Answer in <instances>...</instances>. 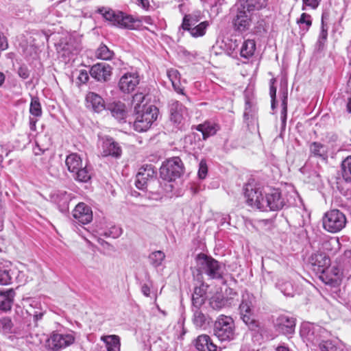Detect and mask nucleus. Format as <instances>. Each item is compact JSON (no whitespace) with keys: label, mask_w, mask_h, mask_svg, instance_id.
Listing matches in <instances>:
<instances>
[{"label":"nucleus","mask_w":351,"mask_h":351,"mask_svg":"<svg viewBox=\"0 0 351 351\" xmlns=\"http://www.w3.org/2000/svg\"><path fill=\"white\" fill-rule=\"evenodd\" d=\"M269 94L271 99V108L274 110L276 104V89H270Z\"/></svg>","instance_id":"58"},{"label":"nucleus","mask_w":351,"mask_h":351,"mask_svg":"<svg viewBox=\"0 0 351 351\" xmlns=\"http://www.w3.org/2000/svg\"><path fill=\"white\" fill-rule=\"evenodd\" d=\"M86 106L92 108L95 112H99L105 108L104 99L99 95L90 92L86 97Z\"/></svg>","instance_id":"22"},{"label":"nucleus","mask_w":351,"mask_h":351,"mask_svg":"<svg viewBox=\"0 0 351 351\" xmlns=\"http://www.w3.org/2000/svg\"><path fill=\"white\" fill-rule=\"evenodd\" d=\"M89 78L88 73L86 70L80 71L76 78L75 83L77 86H82L86 83Z\"/></svg>","instance_id":"52"},{"label":"nucleus","mask_w":351,"mask_h":351,"mask_svg":"<svg viewBox=\"0 0 351 351\" xmlns=\"http://www.w3.org/2000/svg\"><path fill=\"white\" fill-rule=\"evenodd\" d=\"M95 56L99 59L108 60L113 57L114 52L110 50L106 45H101L97 49Z\"/></svg>","instance_id":"39"},{"label":"nucleus","mask_w":351,"mask_h":351,"mask_svg":"<svg viewBox=\"0 0 351 351\" xmlns=\"http://www.w3.org/2000/svg\"><path fill=\"white\" fill-rule=\"evenodd\" d=\"M206 322L205 315L199 309L194 310L193 322L197 327H202Z\"/></svg>","instance_id":"50"},{"label":"nucleus","mask_w":351,"mask_h":351,"mask_svg":"<svg viewBox=\"0 0 351 351\" xmlns=\"http://www.w3.org/2000/svg\"><path fill=\"white\" fill-rule=\"evenodd\" d=\"M160 178L165 181L164 189L167 193H171L174 189L176 180V158H170L163 162L160 169Z\"/></svg>","instance_id":"11"},{"label":"nucleus","mask_w":351,"mask_h":351,"mask_svg":"<svg viewBox=\"0 0 351 351\" xmlns=\"http://www.w3.org/2000/svg\"><path fill=\"white\" fill-rule=\"evenodd\" d=\"M158 108L153 105H144L141 111L135 112L134 128L141 132L147 130L153 122L157 119Z\"/></svg>","instance_id":"7"},{"label":"nucleus","mask_w":351,"mask_h":351,"mask_svg":"<svg viewBox=\"0 0 351 351\" xmlns=\"http://www.w3.org/2000/svg\"><path fill=\"white\" fill-rule=\"evenodd\" d=\"M339 249L340 243L337 237L323 241L319 247V250H322V252L328 253L327 255L328 256L335 254Z\"/></svg>","instance_id":"25"},{"label":"nucleus","mask_w":351,"mask_h":351,"mask_svg":"<svg viewBox=\"0 0 351 351\" xmlns=\"http://www.w3.org/2000/svg\"><path fill=\"white\" fill-rule=\"evenodd\" d=\"M74 341L75 337L72 333L53 332L46 340L45 346L49 351H60L72 345Z\"/></svg>","instance_id":"10"},{"label":"nucleus","mask_w":351,"mask_h":351,"mask_svg":"<svg viewBox=\"0 0 351 351\" xmlns=\"http://www.w3.org/2000/svg\"><path fill=\"white\" fill-rule=\"evenodd\" d=\"M15 295L13 289H10L6 291H0V310L5 312L11 310Z\"/></svg>","instance_id":"23"},{"label":"nucleus","mask_w":351,"mask_h":351,"mask_svg":"<svg viewBox=\"0 0 351 351\" xmlns=\"http://www.w3.org/2000/svg\"><path fill=\"white\" fill-rule=\"evenodd\" d=\"M65 163L68 170L73 173V178L82 182H86L91 178L90 169L84 164L81 157L76 153L66 156Z\"/></svg>","instance_id":"5"},{"label":"nucleus","mask_w":351,"mask_h":351,"mask_svg":"<svg viewBox=\"0 0 351 351\" xmlns=\"http://www.w3.org/2000/svg\"><path fill=\"white\" fill-rule=\"evenodd\" d=\"M101 340L106 343L108 351H120L121 343L119 336L115 335L103 336Z\"/></svg>","instance_id":"31"},{"label":"nucleus","mask_w":351,"mask_h":351,"mask_svg":"<svg viewBox=\"0 0 351 351\" xmlns=\"http://www.w3.org/2000/svg\"><path fill=\"white\" fill-rule=\"evenodd\" d=\"M195 347L198 351H217V348L207 335L198 336L196 339Z\"/></svg>","instance_id":"26"},{"label":"nucleus","mask_w":351,"mask_h":351,"mask_svg":"<svg viewBox=\"0 0 351 351\" xmlns=\"http://www.w3.org/2000/svg\"><path fill=\"white\" fill-rule=\"evenodd\" d=\"M328 36L327 30L324 29V25H322V29L320 32L319 39H318V43L319 45H322V43L326 40Z\"/></svg>","instance_id":"56"},{"label":"nucleus","mask_w":351,"mask_h":351,"mask_svg":"<svg viewBox=\"0 0 351 351\" xmlns=\"http://www.w3.org/2000/svg\"><path fill=\"white\" fill-rule=\"evenodd\" d=\"M141 82L136 71H128L123 74L119 81V88H136Z\"/></svg>","instance_id":"18"},{"label":"nucleus","mask_w":351,"mask_h":351,"mask_svg":"<svg viewBox=\"0 0 351 351\" xmlns=\"http://www.w3.org/2000/svg\"><path fill=\"white\" fill-rule=\"evenodd\" d=\"M245 196L247 204L262 211H276L281 210L286 204L278 189H270L265 192L263 195L262 190L252 184L246 186Z\"/></svg>","instance_id":"1"},{"label":"nucleus","mask_w":351,"mask_h":351,"mask_svg":"<svg viewBox=\"0 0 351 351\" xmlns=\"http://www.w3.org/2000/svg\"><path fill=\"white\" fill-rule=\"evenodd\" d=\"M208 173V167L206 164V161L204 159L201 160L199 164V169H198V177L199 179H204Z\"/></svg>","instance_id":"51"},{"label":"nucleus","mask_w":351,"mask_h":351,"mask_svg":"<svg viewBox=\"0 0 351 351\" xmlns=\"http://www.w3.org/2000/svg\"><path fill=\"white\" fill-rule=\"evenodd\" d=\"M154 171L152 166H147V168L143 171H140L136 175V180L135 182L136 186L139 189H144L146 188L147 181L149 178H152Z\"/></svg>","instance_id":"27"},{"label":"nucleus","mask_w":351,"mask_h":351,"mask_svg":"<svg viewBox=\"0 0 351 351\" xmlns=\"http://www.w3.org/2000/svg\"><path fill=\"white\" fill-rule=\"evenodd\" d=\"M1 324L5 330H10L12 328V322L9 318H3L1 320Z\"/></svg>","instance_id":"59"},{"label":"nucleus","mask_w":351,"mask_h":351,"mask_svg":"<svg viewBox=\"0 0 351 351\" xmlns=\"http://www.w3.org/2000/svg\"><path fill=\"white\" fill-rule=\"evenodd\" d=\"M281 292L286 296L293 297L295 293V289L293 284L289 281L282 282L278 284Z\"/></svg>","instance_id":"45"},{"label":"nucleus","mask_w":351,"mask_h":351,"mask_svg":"<svg viewBox=\"0 0 351 351\" xmlns=\"http://www.w3.org/2000/svg\"><path fill=\"white\" fill-rule=\"evenodd\" d=\"M256 50V43L254 40L247 39L245 40L240 49V55L244 58L252 57Z\"/></svg>","instance_id":"33"},{"label":"nucleus","mask_w":351,"mask_h":351,"mask_svg":"<svg viewBox=\"0 0 351 351\" xmlns=\"http://www.w3.org/2000/svg\"><path fill=\"white\" fill-rule=\"evenodd\" d=\"M73 217L77 222L87 224L93 219V213L86 204L79 203L73 210Z\"/></svg>","instance_id":"17"},{"label":"nucleus","mask_w":351,"mask_h":351,"mask_svg":"<svg viewBox=\"0 0 351 351\" xmlns=\"http://www.w3.org/2000/svg\"><path fill=\"white\" fill-rule=\"evenodd\" d=\"M300 334L308 342L317 346L321 351L339 350L336 342L331 340H324V338L328 335V332L318 325L310 323L304 324L301 326Z\"/></svg>","instance_id":"3"},{"label":"nucleus","mask_w":351,"mask_h":351,"mask_svg":"<svg viewBox=\"0 0 351 351\" xmlns=\"http://www.w3.org/2000/svg\"><path fill=\"white\" fill-rule=\"evenodd\" d=\"M190 120V115L186 107L180 106L178 108L177 104V123H181L183 121V125L188 123Z\"/></svg>","instance_id":"43"},{"label":"nucleus","mask_w":351,"mask_h":351,"mask_svg":"<svg viewBox=\"0 0 351 351\" xmlns=\"http://www.w3.org/2000/svg\"><path fill=\"white\" fill-rule=\"evenodd\" d=\"M267 0H238L235 6H239L241 9H245L253 13L255 10H259L267 5Z\"/></svg>","instance_id":"21"},{"label":"nucleus","mask_w":351,"mask_h":351,"mask_svg":"<svg viewBox=\"0 0 351 351\" xmlns=\"http://www.w3.org/2000/svg\"><path fill=\"white\" fill-rule=\"evenodd\" d=\"M311 155L326 160L328 158V147L319 142H313L310 145Z\"/></svg>","instance_id":"30"},{"label":"nucleus","mask_w":351,"mask_h":351,"mask_svg":"<svg viewBox=\"0 0 351 351\" xmlns=\"http://www.w3.org/2000/svg\"><path fill=\"white\" fill-rule=\"evenodd\" d=\"M276 330L284 335L292 334L295 330V321L293 317L281 315L274 323Z\"/></svg>","instance_id":"16"},{"label":"nucleus","mask_w":351,"mask_h":351,"mask_svg":"<svg viewBox=\"0 0 351 351\" xmlns=\"http://www.w3.org/2000/svg\"><path fill=\"white\" fill-rule=\"evenodd\" d=\"M321 0H302V10H304L306 7H309L313 10H315L318 8Z\"/></svg>","instance_id":"54"},{"label":"nucleus","mask_w":351,"mask_h":351,"mask_svg":"<svg viewBox=\"0 0 351 351\" xmlns=\"http://www.w3.org/2000/svg\"><path fill=\"white\" fill-rule=\"evenodd\" d=\"M341 176L346 182H351V156L346 157L341 162Z\"/></svg>","instance_id":"37"},{"label":"nucleus","mask_w":351,"mask_h":351,"mask_svg":"<svg viewBox=\"0 0 351 351\" xmlns=\"http://www.w3.org/2000/svg\"><path fill=\"white\" fill-rule=\"evenodd\" d=\"M214 335L221 341H230L234 339L235 326L230 316L220 315L214 323Z\"/></svg>","instance_id":"6"},{"label":"nucleus","mask_w":351,"mask_h":351,"mask_svg":"<svg viewBox=\"0 0 351 351\" xmlns=\"http://www.w3.org/2000/svg\"><path fill=\"white\" fill-rule=\"evenodd\" d=\"M209 22L204 21L198 23L196 25L194 26V27L189 28V31L188 32L193 38L202 37L206 34L207 28L209 27Z\"/></svg>","instance_id":"34"},{"label":"nucleus","mask_w":351,"mask_h":351,"mask_svg":"<svg viewBox=\"0 0 351 351\" xmlns=\"http://www.w3.org/2000/svg\"><path fill=\"white\" fill-rule=\"evenodd\" d=\"M347 223L346 215L337 209L326 213L323 217L324 228L331 233H336L345 228Z\"/></svg>","instance_id":"9"},{"label":"nucleus","mask_w":351,"mask_h":351,"mask_svg":"<svg viewBox=\"0 0 351 351\" xmlns=\"http://www.w3.org/2000/svg\"><path fill=\"white\" fill-rule=\"evenodd\" d=\"M287 88V77L286 73H281L277 77L271 79L270 88Z\"/></svg>","instance_id":"42"},{"label":"nucleus","mask_w":351,"mask_h":351,"mask_svg":"<svg viewBox=\"0 0 351 351\" xmlns=\"http://www.w3.org/2000/svg\"><path fill=\"white\" fill-rule=\"evenodd\" d=\"M227 303V300L221 298L220 296H214L210 300V305L214 310H220L225 307Z\"/></svg>","instance_id":"48"},{"label":"nucleus","mask_w":351,"mask_h":351,"mask_svg":"<svg viewBox=\"0 0 351 351\" xmlns=\"http://www.w3.org/2000/svg\"><path fill=\"white\" fill-rule=\"evenodd\" d=\"M256 114V108L254 101L250 99L247 96V93L245 90V108L244 112V119L248 120L252 119Z\"/></svg>","instance_id":"38"},{"label":"nucleus","mask_w":351,"mask_h":351,"mask_svg":"<svg viewBox=\"0 0 351 351\" xmlns=\"http://www.w3.org/2000/svg\"><path fill=\"white\" fill-rule=\"evenodd\" d=\"M29 112L32 115L40 117L42 115V108L38 97L32 98L29 107Z\"/></svg>","instance_id":"46"},{"label":"nucleus","mask_w":351,"mask_h":351,"mask_svg":"<svg viewBox=\"0 0 351 351\" xmlns=\"http://www.w3.org/2000/svg\"><path fill=\"white\" fill-rule=\"evenodd\" d=\"M15 271L11 268V265L7 263H0V285L11 284Z\"/></svg>","instance_id":"28"},{"label":"nucleus","mask_w":351,"mask_h":351,"mask_svg":"<svg viewBox=\"0 0 351 351\" xmlns=\"http://www.w3.org/2000/svg\"><path fill=\"white\" fill-rule=\"evenodd\" d=\"M136 4L145 10H149L150 7L149 0H136Z\"/></svg>","instance_id":"57"},{"label":"nucleus","mask_w":351,"mask_h":351,"mask_svg":"<svg viewBox=\"0 0 351 351\" xmlns=\"http://www.w3.org/2000/svg\"><path fill=\"white\" fill-rule=\"evenodd\" d=\"M142 293L145 296H149L150 293V289L149 287L147 285H143L141 288Z\"/></svg>","instance_id":"61"},{"label":"nucleus","mask_w":351,"mask_h":351,"mask_svg":"<svg viewBox=\"0 0 351 351\" xmlns=\"http://www.w3.org/2000/svg\"><path fill=\"white\" fill-rule=\"evenodd\" d=\"M56 50L62 57L69 58L77 54L81 49V39L75 36L66 34L62 36L56 44Z\"/></svg>","instance_id":"8"},{"label":"nucleus","mask_w":351,"mask_h":351,"mask_svg":"<svg viewBox=\"0 0 351 351\" xmlns=\"http://www.w3.org/2000/svg\"><path fill=\"white\" fill-rule=\"evenodd\" d=\"M112 115L117 119L122 120L125 117V111L123 104H115L110 108Z\"/></svg>","instance_id":"44"},{"label":"nucleus","mask_w":351,"mask_h":351,"mask_svg":"<svg viewBox=\"0 0 351 351\" xmlns=\"http://www.w3.org/2000/svg\"><path fill=\"white\" fill-rule=\"evenodd\" d=\"M253 297L246 293L242 295V301L239 306V311L241 318L246 325L254 326L255 320L252 313Z\"/></svg>","instance_id":"14"},{"label":"nucleus","mask_w":351,"mask_h":351,"mask_svg":"<svg viewBox=\"0 0 351 351\" xmlns=\"http://www.w3.org/2000/svg\"><path fill=\"white\" fill-rule=\"evenodd\" d=\"M165 255L163 252L160 250L155 251L149 254V261L150 264L154 267H158L161 265L164 261Z\"/></svg>","instance_id":"41"},{"label":"nucleus","mask_w":351,"mask_h":351,"mask_svg":"<svg viewBox=\"0 0 351 351\" xmlns=\"http://www.w3.org/2000/svg\"><path fill=\"white\" fill-rule=\"evenodd\" d=\"M19 75L23 79H26L29 76L28 70L26 68L20 67L19 69Z\"/></svg>","instance_id":"60"},{"label":"nucleus","mask_w":351,"mask_h":351,"mask_svg":"<svg viewBox=\"0 0 351 351\" xmlns=\"http://www.w3.org/2000/svg\"><path fill=\"white\" fill-rule=\"evenodd\" d=\"M177 54L180 60H182L185 63L191 62L194 58L193 53L182 47H177Z\"/></svg>","instance_id":"47"},{"label":"nucleus","mask_w":351,"mask_h":351,"mask_svg":"<svg viewBox=\"0 0 351 351\" xmlns=\"http://www.w3.org/2000/svg\"><path fill=\"white\" fill-rule=\"evenodd\" d=\"M338 267H333L335 276H339L340 271H349L351 269V250H346L340 257L337 259Z\"/></svg>","instance_id":"20"},{"label":"nucleus","mask_w":351,"mask_h":351,"mask_svg":"<svg viewBox=\"0 0 351 351\" xmlns=\"http://www.w3.org/2000/svg\"><path fill=\"white\" fill-rule=\"evenodd\" d=\"M54 201L64 207L67 206L70 199V195L66 192H58L53 195Z\"/></svg>","instance_id":"49"},{"label":"nucleus","mask_w":351,"mask_h":351,"mask_svg":"<svg viewBox=\"0 0 351 351\" xmlns=\"http://www.w3.org/2000/svg\"><path fill=\"white\" fill-rule=\"evenodd\" d=\"M97 12L101 14L111 25L120 28L134 29L139 26V23L141 22H145L149 25L154 23L150 16H147L141 19H136L123 12L114 11L104 7L98 8Z\"/></svg>","instance_id":"2"},{"label":"nucleus","mask_w":351,"mask_h":351,"mask_svg":"<svg viewBox=\"0 0 351 351\" xmlns=\"http://www.w3.org/2000/svg\"><path fill=\"white\" fill-rule=\"evenodd\" d=\"M195 129L202 132L203 139L206 140L208 137L214 136L219 130L220 126L215 121H206L203 123L195 126Z\"/></svg>","instance_id":"19"},{"label":"nucleus","mask_w":351,"mask_h":351,"mask_svg":"<svg viewBox=\"0 0 351 351\" xmlns=\"http://www.w3.org/2000/svg\"><path fill=\"white\" fill-rule=\"evenodd\" d=\"M8 47V43L6 37L0 33V51H4Z\"/></svg>","instance_id":"55"},{"label":"nucleus","mask_w":351,"mask_h":351,"mask_svg":"<svg viewBox=\"0 0 351 351\" xmlns=\"http://www.w3.org/2000/svg\"><path fill=\"white\" fill-rule=\"evenodd\" d=\"M278 97L281 101V119L283 123H285L287 114V89H280L278 92Z\"/></svg>","instance_id":"36"},{"label":"nucleus","mask_w":351,"mask_h":351,"mask_svg":"<svg viewBox=\"0 0 351 351\" xmlns=\"http://www.w3.org/2000/svg\"><path fill=\"white\" fill-rule=\"evenodd\" d=\"M26 312L33 317L34 322L37 324L39 320L42 319L45 313V310L42 308L40 303L34 302L29 305Z\"/></svg>","instance_id":"32"},{"label":"nucleus","mask_w":351,"mask_h":351,"mask_svg":"<svg viewBox=\"0 0 351 351\" xmlns=\"http://www.w3.org/2000/svg\"><path fill=\"white\" fill-rule=\"evenodd\" d=\"M197 266L199 271L207 275L210 279H221L223 278L224 265L204 254H199L196 258Z\"/></svg>","instance_id":"4"},{"label":"nucleus","mask_w":351,"mask_h":351,"mask_svg":"<svg viewBox=\"0 0 351 351\" xmlns=\"http://www.w3.org/2000/svg\"><path fill=\"white\" fill-rule=\"evenodd\" d=\"M235 7L237 12L232 21L234 27L239 32H244L251 27L253 13L247 10L241 9L239 6Z\"/></svg>","instance_id":"13"},{"label":"nucleus","mask_w":351,"mask_h":351,"mask_svg":"<svg viewBox=\"0 0 351 351\" xmlns=\"http://www.w3.org/2000/svg\"><path fill=\"white\" fill-rule=\"evenodd\" d=\"M37 122V119H35L34 118H29V128L31 130L34 131L36 130V124Z\"/></svg>","instance_id":"62"},{"label":"nucleus","mask_w":351,"mask_h":351,"mask_svg":"<svg viewBox=\"0 0 351 351\" xmlns=\"http://www.w3.org/2000/svg\"><path fill=\"white\" fill-rule=\"evenodd\" d=\"M308 261L315 271L325 275L326 278L330 272H333L332 267L330 268V259L324 252L318 251L312 254Z\"/></svg>","instance_id":"12"},{"label":"nucleus","mask_w":351,"mask_h":351,"mask_svg":"<svg viewBox=\"0 0 351 351\" xmlns=\"http://www.w3.org/2000/svg\"><path fill=\"white\" fill-rule=\"evenodd\" d=\"M297 23L300 27V32L304 34L307 32L312 25V19L310 14L302 13L300 17L297 20Z\"/></svg>","instance_id":"35"},{"label":"nucleus","mask_w":351,"mask_h":351,"mask_svg":"<svg viewBox=\"0 0 351 351\" xmlns=\"http://www.w3.org/2000/svg\"><path fill=\"white\" fill-rule=\"evenodd\" d=\"M346 108H347V111L349 113H351V96L348 99Z\"/></svg>","instance_id":"64"},{"label":"nucleus","mask_w":351,"mask_h":351,"mask_svg":"<svg viewBox=\"0 0 351 351\" xmlns=\"http://www.w3.org/2000/svg\"><path fill=\"white\" fill-rule=\"evenodd\" d=\"M112 70V67L108 64L97 63L91 67L90 74L98 82H106L111 77Z\"/></svg>","instance_id":"15"},{"label":"nucleus","mask_w":351,"mask_h":351,"mask_svg":"<svg viewBox=\"0 0 351 351\" xmlns=\"http://www.w3.org/2000/svg\"><path fill=\"white\" fill-rule=\"evenodd\" d=\"M103 149V155L104 156H111L114 158H119L122 154L121 147L112 138L107 139L104 143Z\"/></svg>","instance_id":"24"},{"label":"nucleus","mask_w":351,"mask_h":351,"mask_svg":"<svg viewBox=\"0 0 351 351\" xmlns=\"http://www.w3.org/2000/svg\"><path fill=\"white\" fill-rule=\"evenodd\" d=\"M145 97L146 96L143 93H135L132 96V105L134 107L135 112L142 110L143 106L147 105V104H143Z\"/></svg>","instance_id":"40"},{"label":"nucleus","mask_w":351,"mask_h":351,"mask_svg":"<svg viewBox=\"0 0 351 351\" xmlns=\"http://www.w3.org/2000/svg\"><path fill=\"white\" fill-rule=\"evenodd\" d=\"M200 14L198 12L191 14H185L182 19V24L179 28V31H189V28L194 27L200 21Z\"/></svg>","instance_id":"29"},{"label":"nucleus","mask_w":351,"mask_h":351,"mask_svg":"<svg viewBox=\"0 0 351 351\" xmlns=\"http://www.w3.org/2000/svg\"><path fill=\"white\" fill-rule=\"evenodd\" d=\"M276 351H289V349L285 346H279L276 348Z\"/></svg>","instance_id":"63"},{"label":"nucleus","mask_w":351,"mask_h":351,"mask_svg":"<svg viewBox=\"0 0 351 351\" xmlns=\"http://www.w3.org/2000/svg\"><path fill=\"white\" fill-rule=\"evenodd\" d=\"M193 304L196 309H198V307L200 306L204 302V298L202 295L197 293V289H195V292L193 295L192 298Z\"/></svg>","instance_id":"53"}]
</instances>
